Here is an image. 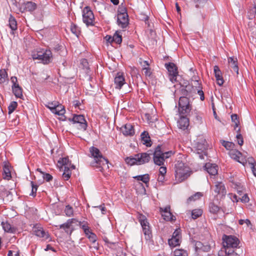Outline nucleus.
Instances as JSON below:
<instances>
[{
  "instance_id": "f257e3e1",
  "label": "nucleus",
  "mask_w": 256,
  "mask_h": 256,
  "mask_svg": "<svg viewBox=\"0 0 256 256\" xmlns=\"http://www.w3.org/2000/svg\"><path fill=\"white\" fill-rule=\"evenodd\" d=\"M90 152L92 156L94 158L90 165L92 166L98 168L99 171L102 172L104 170V166L108 164V159L102 156L100 150L94 146L90 148Z\"/></svg>"
},
{
  "instance_id": "f03ea898",
  "label": "nucleus",
  "mask_w": 256,
  "mask_h": 256,
  "mask_svg": "<svg viewBox=\"0 0 256 256\" xmlns=\"http://www.w3.org/2000/svg\"><path fill=\"white\" fill-rule=\"evenodd\" d=\"M175 178L177 182H181L186 180L190 174V168L182 161L175 164Z\"/></svg>"
},
{
  "instance_id": "7ed1b4c3",
  "label": "nucleus",
  "mask_w": 256,
  "mask_h": 256,
  "mask_svg": "<svg viewBox=\"0 0 256 256\" xmlns=\"http://www.w3.org/2000/svg\"><path fill=\"white\" fill-rule=\"evenodd\" d=\"M172 150L164 152L162 150L161 146H158L153 153V161L155 164L158 166H164L165 160L174 154Z\"/></svg>"
},
{
  "instance_id": "20e7f679",
  "label": "nucleus",
  "mask_w": 256,
  "mask_h": 256,
  "mask_svg": "<svg viewBox=\"0 0 256 256\" xmlns=\"http://www.w3.org/2000/svg\"><path fill=\"white\" fill-rule=\"evenodd\" d=\"M32 56L33 60H40L44 64H48L52 59V53L48 50L38 49L32 52Z\"/></svg>"
},
{
  "instance_id": "39448f33",
  "label": "nucleus",
  "mask_w": 256,
  "mask_h": 256,
  "mask_svg": "<svg viewBox=\"0 0 256 256\" xmlns=\"http://www.w3.org/2000/svg\"><path fill=\"white\" fill-rule=\"evenodd\" d=\"M194 148L199 158L204 159V156L206 155L208 149V144L206 139L202 136H199L196 142Z\"/></svg>"
},
{
  "instance_id": "423d86ee",
  "label": "nucleus",
  "mask_w": 256,
  "mask_h": 256,
  "mask_svg": "<svg viewBox=\"0 0 256 256\" xmlns=\"http://www.w3.org/2000/svg\"><path fill=\"white\" fill-rule=\"evenodd\" d=\"M68 120L75 124L79 130L84 131L86 130L87 122L83 115L74 114L72 118H69Z\"/></svg>"
},
{
  "instance_id": "0eeeda50",
  "label": "nucleus",
  "mask_w": 256,
  "mask_h": 256,
  "mask_svg": "<svg viewBox=\"0 0 256 256\" xmlns=\"http://www.w3.org/2000/svg\"><path fill=\"white\" fill-rule=\"evenodd\" d=\"M82 21L87 26H94V16L88 6L84 7L82 10Z\"/></svg>"
},
{
  "instance_id": "6e6552de",
  "label": "nucleus",
  "mask_w": 256,
  "mask_h": 256,
  "mask_svg": "<svg viewBox=\"0 0 256 256\" xmlns=\"http://www.w3.org/2000/svg\"><path fill=\"white\" fill-rule=\"evenodd\" d=\"M138 220L142 228V232L145 236V238L147 240L150 239L152 237V232L150 230L149 223L146 217L142 214H140Z\"/></svg>"
},
{
  "instance_id": "1a4fd4ad",
  "label": "nucleus",
  "mask_w": 256,
  "mask_h": 256,
  "mask_svg": "<svg viewBox=\"0 0 256 256\" xmlns=\"http://www.w3.org/2000/svg\"><path fill=\"white\" fill-rule=\"evenodd\" d=\"M222 239L224 246L229 250H233L238 246L240 241L236 236L224 235Z\"/></svg>"
},
{
  "instance_id": "9d476101",
  "label": "nucleus",
  "mask_w": 256,
  "mask_h": 256,
  "mask_svg": "<svg viewBox=\"0 0 256 256\" xmlns=\"http://www.w3.org/2000/svg\"><path fill=\"white\" fill-rule=\"evenodd\" d=\"M34 234L38 237L41 238L44 240H48L50 241V235L48 232L44 230L43 228L40 224H36L33 227L32 230Z\"/></svg>"
},
{
  "instance_id": "9b49d317",
  "label": "nucleus",
  "mask_w": 256,
  "mask_h": 256,
  "mask_svg": "<svg viewBox=\"0 0 256 256\" xmlns=\"http://www.w3.org/2000/svg\"><path fill=\"white\" fill-rule=\"evenodd\" d=\"M74 222L78 221L76 218L68 219L65 223L60 225V228L63 229L65 232L70 236L74 230V228L72 227V224Z\"/></svg>"
},
{
  "instance_id": "f8f14e48",
  "label": "nucleus",
  "mask_w": 256,
  "mask_h": 256,
  "mask_svg": "<svg viewBox=\"0 0 256 256\" xmlns=\"http://www.w3.org/2000/svg\"><path fill=\"white\" fill-rule=\"evenodd\" d=\"M230 155L232 158L242 164L244 166L246 164V160L242 157L240 152L232 150L230 152Z\"/></svg>"
},
{
  "instance_id": "ddd939ff",
  "label": "nucleus",
  "mask_w": 256,
  "mask_h": 256,
  "mask_svg": "<svg viewBox=\"0 0 256 256\" xmlns=\"http://www.w3.org/2000/svg\"><path fill=\"white\" fill-rule=\"evenodd\" d=\"M114 83L115 88L116 89H120L122 86L126 84L124 74L120 72L117 73L114 80Z\"/></svg>"
},
{
  "instance_id": "4468645a",
  "label": "nucleus",
  "mask_w": 256,
  "mask_h": 256,
  "mask_svg": "<svg viewBox=\"0 0 256 256\" xmlns=\"http://www.w3.org/2000/svg\"><path fill=\"white\" fill-rule=\"evenodd\" d=\"M182 96H186L189 98L193 96V92H195L194 86L192 85L182 86L180 90Z\"/></svg>"
},
{
  "instance_id": "2eb2a0df",
  "label": "nucleus",
  "mask_w": 256,
  "mask_h": 256,
  "mask_svg": "<svg viewBox=\"0 0 256 256\" xmlns=\"http://www.w3.org/2000/svg\"><path fill=\"white\" fill-rule=\"evenodd\" d=\"M214 191L222 196H225L226 194L225 186L222 182H215Z\"/></svg>"
},
{
  "instance_id": "dca6fc26",
  "label": "nucleus",
  "mask_w": 256,
  "mask_h": 256,
  "mask_svg": "<svg viewBox=\"0 0 256 256\" xmlns=\"http://www.w3.org/2000/svg\"><path fill=\"white\" fill-rule=\"evenodd\" d=\"M138 165L143 164L150 162L151 158L150 154L142 152L136 154Z\"/></svg>"
},
{
  "instance_id": "f3484780",
  "label": "nucleus",
  "mask_w": 256,
  "mask_h": 256,
  "mask_svg": "<svg viewBox=\"0 0 256 256\" xmlns=\"http://www.w3.org/2000/svg\"><path fill=\"white\" fill-rule=\"evenodd\" d=\"M117 22L119 26L122 28H126L129 24V19L128 14H124V16H118Z\"/></svg>"
},
{
  "instance_id": "a211bd4d",
  "label": "nucleus",
  "mask_w": 256,
  "mask_h": 256,
  "mask_svg": "<svg viewBox=\"0 0 256 256\" xmlns=\"http://www.w3.org/2000/svg\"><path fill=\"white\" fill-rule=\"evenodd\" d=\"M121 132L126 136H132L134 134L133 126L130 124H126L120 128Z\"/></svg>"
},
{
  "instance_id": "6ab92c4d",
  "label": "nucleus",
  "mask_w": 256,
  "mask_h": 256,
  "mask_svg": "<svg viewBox=\"0 0 256 256\" xmlns=\"http://www.w3.org/2000/svg\"><path fill=\"white\" fill-rule=\"evenodd\" d=\"M214 71L217 84L220 86H222L224 83V80L221 70L218 66H215L214 68Z\"/></svg>"
},
{
  "instance_id": "aec40b11",
  "label": "nucleus",
  "mask_w": 256,
  "mask_h": 256,
  "mask_svg": "<svg viewBox=\"0 0 256 256\" xmlns=\"http://www.w3.org/2000/svg\"><path fill=\"white\" fill-rule=\"evenodd\" d=\"M204 168L211 176H215L218 174V166L216 164L208 162L206 164Z\"/></svg>"
},
{
  "instance_id": "412c9836",
  "label": "nucleus",
  "mask_w": 256,
  "mask_h": 256,
  "mask_svg": "<svg viewBox=\"0 0 256 256\" xmlns=\"http://www.w3.org/2000/svg\"><path fill=\"white\" fill-rule=\"evenodd\" d=\"M36 8V4L32 2H28L24 3V5L20 8V10L23 12H33Z\"/></svg>"
},
{
  "instance_id": "4be33fe9",
  "label": "nucleus",
  "mask_w": 256,
  "mask_h": 256,
  "mask_svg": "<svg viewBox=\"0 0 256 256\" xmlns=\"http://www.w3.org/2000/svg\"><path fill=\"white\" fill-rule=\"evenodd\" d=\"M186 116L182 115L180 120L178 122V127L179 128L182 130L187 129L189 126V119Z\"/></svg>"
},
{
  "instance_id": "5701e85b",
  "label": "nucleus",
  "mask_w": 256,
  "mask_h": 256,
  "mask_svg": "<svg viewBox=\"0 0 256 256\" xmlns=\"http://www.w3.org/2000/svg\"><path fill=\"white\" fill-rule=\"evenodd\" d=\"M58 163L64 166V168H71V169H75V166L71 163L68 158H60L58 160Z\"/></svg>"
},
{
  "instance_id": "b1692460",
  "label": "nucleus",
  "mask_w": 256,
  "mask_h": 256,
  "mask_svg": "<svg viewBox=\"0 0 256 256\" xmlns=\"http://www.w3.org/2000/svg\"><path fill=\"white\" fill-rule=\"evenodd\" d=\"M142 141L144 144L146 146H150L152 145V141L148 132L144 131L140 135Z\"/></svg>"
},
{
  "instance_id": "393cba45",
  "label": "nucleus",
  "mask_w": 256,
  "mask_h": 256,
  "mask_svg": "<svg viewBox=\"0 0 256 256\" xmlns=\"http://www.w3.org/2000/svg\"><path fill=\"white\" fill-rule=\"evenodd\" d=\"M192 104L178 106V111L180 115L187 116L192 110Z\"/></svg>"
},
{
  "instance_id": "a878e982",
  "label": "nucleus",
  "mask_w": 256,
  "mask_h": 256,
  "mask_svg": "<svg viewBox=\"0 0 256 256\" xmlns=\"http://www.w3.org/2000/svg\"><path fill=\"white\" fill-rule=\"evenodd\" d=\"M165 67L168 71V74H178V68L174 63H166L165 64Z\"/></svg>"
},
{
  "instance_id": "bb28decb",
  "label": "nucleus",
  "mask_w": 256,
  "mask_h": 256,
  "mask_svg": "<svg viewBox=\"0 0 256 256\" xmlns=\"http://www.w3.org/2000/svg\"><path fill=\"white\" fill-rule=\"evenodd\" d=\"M228 62L230 66L237 74H238V66L237 58L235 57H230L228 58Z\"/></svg>"
},
{
  "instance_id": "cd10ccee",
  "label": "nucleus",
  "mask_w": 256,
  "mask_h": 256,
  "mask_svg": "<svg viewBox=\"0 0 256 256\" xmlns=\"http://www.w3.org/2000/svg\"><path fill=\"white\" fill-rule=\"evenodd\" d=\"M3 178L5 180H10L12 178L10 167L8 164H5L3 167Z\"/></svg>"
},
{
  "instance_id": "c85d7f7f",
  "label": "nucleus",
  "mask_w": 256,
  "mask_h": 256,
  "mask_svg": "<svg viewBox=\"0 0 256 256\" xmlns=\"http://www.w3.org/2000/svg\"><path fill=\"white\" fill-rule=\"evenodd\" d=\"M12 90L16 98H22L23 97L22 90L19 85H17V86H12Z\"/></svg>"
},
{
  "instance_id": "c756f323",
  "label": "nucleus",
  "mask_w": 256,
  "mask_h": 256,
  "mask_svg": "<svg viewBox=\"0 0 256 256\" xmlns=\"http://www.w3.org/2000/svg\"><path fill=\"white\" fill-rule=\"evenodd\" d=\"M137 157L136 154H134V156H130L128 157H126L125 158L124 160L125 162L129 166H134L135 164L138 165V163L137 162Z\"/></svg>"
},
{
  "instance_id": "7c9ffc66",
  "label": "nucleus",
  "mask_w": 256,
  "mask_h": 256,
  "mask_svg": "<svg viewBox=\"0 0 256 256\" xmlns=\"http://www.w3.org/2000/svg\"><path fill=\"white\" fill-rule=\"evenodd\" d=\"M2 226L5 232L10 233H14L16 232V228L14 227H12L9 223L7 222H2Z\"/></svg>"
},
{
  "instance_id": "2f4dec72",
  "label": "nucleus",
  "mask_w": 256,
  "mask_h": 256,
  "mask_svg": "<svg viewBox=\"0 0 256 256\" xmlns=\"http://www.w3.org/2000/svg\"><path fill=\"white\" fill-rule=\"evenodd\" d=\"M134 178L138 181H142L146 184L149 182L150 178L148 174L139 175L134 177Z\"/></svg>"
},
{
  "instance_id": "473e14b6",
  "label": "nucleus",
  "mask_w": 256,
  "mask_h": 256,
  "mask_svg": "<svg viewBox=\"0 0 256 256\" xmlns=\"http://www.w3.org/2000/svg\"><path fill=\"white\" fill-rule=\"evenodd\" d=\"M168 244L170 246L175 247L179 246L181 242V238H173L168 240Z\"/></svg>"
},
{
  "instance_id": "72a5a7b5",
  "label": "nucleus",
  "mask_w": 256,
  "mask_h": 256,
  "mask_svg": "<svg viewBox=\"0 0 256 256\" xmlns=\"http://www.w3.org/2000/svg\"><path fill=\"white\" fill-rule=\"evenodd\" d=\"M56 111L52 112L58 116H62L65 113V109L63 106L62 104H56L54 108Z\"/></svg>"
},
{
  "instance_id": "f704fd0d",
  "label": "nucleus",
  "mask_w": 256,
  "mask_h": 256,
  "mask_svg": "<svg viewBox=\"0 0 256 256\" xmlns=\"http://www.w3.org/2000/svg\"><path fill=\"white\" fill-rule=\"evenodd\" d=\"M256 15V6H254L250 7L248 12V18L250 20H252L254 18Z\"/></svg>"
},
{
  "instance_id": "c9c22d12",
  "label": "nucleus",
  "mask_w": 256,
  "mask_h": 256,
  "mask_svg": "<svg viewBox=\"0 0 256 256\" xmlns=\"http://www.w3.org/2000/svg\"><path fill=\"white\" fill-rule=\"evenodd\" d=\"M71 32L75 34L77 37L80 34V28L74 23H71L70 27Z\"/></svg>"
},
{
  "instance_id": "e433bc0d",
  "label": "nucleus",
  "mask_w": 256,
  "mask_h": 256,
  "mask_svg": "<svg viewBox=\"0 0 256 256\" xmlns=\"http://www.w3.org/2000/svg\"><path fill=\"white\" fill-rule=\"evenodd\" d=\"M9 26L12 30H15L17 29V22L16 18L12 15L10 16L9 18Z\"/></svg>"
},
{
  "instance_id": "4c0bfd02",
  "label": "nucleus",
  "mask_w": 256,
  "mask_h": 256,
  "mask_svg": "<svg viewBox=\"0 0 256 256\" xmlns=\"http://www.w3.org/2000/svg\"><path fill=\"white\" fill-rule=\"evenodd\" d=\"M202 196V193L200 192H197L191 196L187 199V203L189 204L192 201H195L200 199Z\"/></svg>"
},
{
  "instance_id": "58836bf2",
  "label": "nucleus",
  "mask_w": 256,
  "mask_h": 256,
  "mask_svg": "<svg viewBox=\"0 0 256 256\" xmlns=\"http://www.w3.org/2000/svg\"><path fill=\"white\" fill-rule=\"evenodd\" d=\"M191 104H190V99L188 97L186 96H180L178 102V106L186 105Z\"/></svg>"
},
{
  "instance_id": "ea45409f",
  "label": "nucleus",
  "mask_w": 256,
  "mask_h": 256,
  "mask_svg": "<svg viewBox=\"0 0 256 256\" xmlns=\"http://www.w3.org/2000/svg\"><path fill=\"white\" fill-rule=\"evenodd\" d=\"M162 216L166 221H173L176 220L175 217L172 214L170 211L166 212V213H162Z\"/></svg>"
},
{
  "instance_id": "a19ab883",
  "label": "nucleus",
  "mask_w": 256,
  "mask_h": 256,
  "mask_svg": "<svg viewBox=\"0 0 256 256\" xmlns=\"http://www.w3.org/2000/svg\"><path fill=\"white\" fill-rule=\"evenodd\" d=\"M72 169H71V168H64V172L62 174V178L64 180H68V179L70 178L72 175V172L71 170Z\"/></svg>"
},
{
  "instance_id": "79ce46f5",
  "label": "nucleus",
  "mask_w": 256,
  "mask_h": 256,
  "mask_svg": "<svg viewBox=\"0 0 256 256\" xmlns=\"http://www.w3.org/2000/svg\"><path fill=\"white\" fill-rule=\"evenodd\" d=\"M64 212L66 216L68 217H71L74 216V208L69 204L66 206L64 209Z\"/></svg>"
},
{
  "instance_id": "37998d69",
  "label": "nucleus",
  "mask_w": 256,
  "mask_h": 256,
  "mask_svg": "<svg viewBox=\"0 0 256 256\" xmlns=\"http://www.w3.org/2000/svg\"><path fill=\"white\" fill-rule=\"evenodd\" d=\"M210 211L211 213L214 214H217L220 210V208L214 204V202H210L209 204Z\"/></svg>"
},
{
  "instance_id": "c03bdc74",
  "label": "nucleus",
  "mask_w": 256,
  "mask_h": 256,
  "mask_svg": "<svg viewBox=\"0 0 256 256\" xmlns=\"http://www.w3.org/2000/svg\"><path fill=\"white\" fill-rule=\"evenodd\" d=\"M8 80V74L4 69L0 70V83H4Z\"/></svg>"
},
{
  "instance_id": "a18cd8bd",
  "label": "nucleus",
  "mask_w": 256,
  "mask_h": 256,
  "mask_svg": "<svg viewBox=\"0 0 256 256\" xmlns=\"http://www.w3.org/2000/svg\"><path fill=\"white\" fill-rule=\"evenodd\" d=\"M202 210L201 209H194L192 212V218L194 220L202 216Z\"/></svg>"
},
{
  "instance_id": "49530a36",
  "label": "nucleus",
  "mask_w": 256,
  "mask_h": 256,
  "mask_svg": "<svg viewBox=\"0 0 256 256\" xmlns=\"http://www.w3.org/2000/svg\"><path fill=\"white\" fill-rule=\"evenodd\" d=\"M112 38L114 40V42H115L116 44H120L122 43V37L118 31H116L114 34V36H112Z\"/></svg>"
},
{
  "instance_id": "de8ad7c7",
  "label": "nucleus",
  "mask_w": 256,
  "mask_h": 256,
  "mask_svg": "<svg viewBox=\"0 0 256 256\" xmlns=\"http://www.w3.org/2000/svg\"><path fill=\"white\" fill-rule=\"evenodd\" d=\"M174 256H188V252L183 249H176L174 252Z\"/></svg>"
},
{
  "instance_id": "09e8293b",
  "label": "nucleus",
  "mask_w": 256,
  "mask_h": 256,
  "mask_svg": "<svg viewBox=\"0 0 256 256\" xmlns=\"http://www.w3.org/2000/svg\"><path fill=\"white\" fill-rule=\"evenodd\" d=\"M231 118L232 122L234 123V129H236V128L238 127L240 124V121L238 116L236 114H232L231 116Z\"/></svg>"
},
{
  "instance_id": "8fccbe9b",
  "label": "nucleus",
  "mask_w": 256,
  "mask_h": 256,
  "mask_svg": "<svg viewBox=\"0 0 256 256\" xmlns=\"http://www.w3.org/2000/svg\"><path fill=\"white\" fill-rule=\"evenodd\" d=\"M142 70L144 71V75L146 77H150L152 72L151 69L149 66L145 67V65H142Z\"/></svg>"
},
{
  "instance_id": "3c124183",
  "label": "nucleus",
  "mask_w": 256,
  "mask_h": 256,
  "mask_svg": "<svg viewBox=\"0 0 256 256\" xmlns=\"http://www.w3.org/2000/svg\"><path fill=\"white\" fill-rule=\"evenodd\" d=\"M240 128H238L237 130V134L236 136V140L238 144L240 146H242L244 144L243 138L242 135L240 133Z\"/></svg>"
},
{
  "instance_id": "603ef678",
  "label": "nucleus",
  "mask_w": 256,
  "mask_h": 256,
  "mask_svg": "<svg viewBox=\"0 0 256 256\" xmlns=\"http://www.w3.org/2000/svg\"><path fill=\"white\" fill-rule=\"evenodd\" d=\"M18 104L16 102H12L8 106V113L10 114L16 108Z\"/></svg>"
},
{
  "instance_id": "864d4df0",
  "label": "nucleus",
  "mask_w": 256,
  "mask_h": 256,
  "mask_svg": "<svg viewBox=\"0 0 256 256\" xmlns=\"http://www.w3.org/2000/svg\"><path fill=\"white\" fill-rule=\"evenodd\" d=\"M231 250H229L228 248L224 246L220 251L218 252V256H227L228 253Z\"/></svg>"
},
{
  "instance_id": "5fc2aeb1",
  "label": "nucleus",
  "mask_w": 256,
  "mask_h": 256,
  "mask_svg": "<svg viewBox=\"0 0 256 256\" xmlns=\"http://www.w3.org/2000/svg\"><path fill=\"white\" fill-rule=\"evenodd\" d=\"M30 184L32 186V192L30 195L33 196H36L38 186L36 184H35L34 182L32 181H31Z\"/></svg>"
},
{
  "instance_id": "6e6d98bb",
  "label": "nucleus",
  "mask_w": 256,
  "mask_h": 256,
  "mask_svg": "<svg viewBox=\"0 0 256 256\" xmlns=\"http://www.w3.org/2000/svg\"><path fill=\"white\" fill-rule=\"evenodd\" d=\"M78 222V226L80 228H82L83 231H84L86 228H88L89 224L86 221H80Z\"/></svg>"
},
{
  "instance_id": "4d7b16f0",
  "label": "nucleus",
  "mask_w": 256,
  "mask_h": 256,
  "mask_svg": "<svg viewBox=\"0 0 256 256\" xmlns=\"http://www.w3.org/2000/svg\"><path fill=\"white\" fill-rule=\"evenodd\" d=\"M37 170L39 171L40 173L43 174L44 179L46 180L47 182H50L52 180V176L51 174L48 173H44L42 172L39 168H38Z\"/></svg>"
},
{
  "instance_id": "13d9d810",
  "label": "nucleus",
  "mask_w": 256,
  "mask_h": 256,
  "mask_svg": "<svg viewBox=\"0 0 256 256\" xmlns=\"http://www.w3.org/2000/svg\"><path fill=\"white\" fill-rule=\"evenodd\" d=\"M58 104L57 102H49L48 104H46V106L52 112H55V107Z\"/></svg>"
},
{
  "instance_id": "bf43d9fd",
  "label": "nucleus",
  "mask_w": 256,
  "mask_h": 256,
  "mask_svg": "<svg viewBox=\"0 0 256 256\" xmlns=\"http://www.w3.org/2000/svg\"><path fill=\"white\" fill-rule=\"evenodd\" d=\"M86 237L88 238L89 240L92 244H95L98 239L96 235L94 232L88 235Z\"/></svg>"
},
{
  "instance_id": "052dcab7",
  "label": "nucleus",
  "mask_w": 256,
  "mask_h": 256,
  "mask_svg": "<svg viewBox=\"0 0 256 256\" xmlns=\"http://www.w3.org/2000/svg\"><path fill=\"white\" fill-rule=\"evenodd\" d=\"M124 14H128L126 8L124 6L119 7L118 12V16H124Z\"/></svg>"
},
{
  "instance_id": "680f3d73",
  "label": "nucleus",
  "mask_w": 256,
  "mask_h": 256,
  "mask_svg": "<svg viewBox=\"0 0 256 256\" xmlns=\"http://www.w3.org/2000/svg\"><path fill=\"white\" fill-rule=\"evenodd\" d=\"M246 160V164H245V166H246L247 164H248L250 168H252V166H254L256 162H255V161L254 159L252 157L248 158L247 160L245 159Z\"/></svg>"
},
{
  "instance_id": "e2e57ef3",
  "label": "nucleus",
  "mask_w": 256,
  "mask_h": 256,
  "mask_svg": "<svg viewBox=\"0 0 256 256\" xmlns=\"http://www.w3.org/2000/svg\"><path fill=\"white\" fill-rule=\"evenodd\" d=\"M234 144L230 142L224 141L222 146H224L227 150H230L233 148Z\"/></svg>"
},
{
  "instance_id": "0e129e2a",
  "label": "nucleus",
  "mask_w": 256,
  "mask_h": 256,
  "mask_svg": "<svg viewBox=\"0 0 256 256\" xmlns=\"http://www.w3.org/2000/svg\"><path fill=\"white\" fill-rule=\"evenodd\" d=\"M172 237H173V238H182L180 229V228L176 229L173 232Z\"/></svg>"
},
{
  "instance_id": "69168bd1",
  "label": "nucleus",
  "mask_w": 256,
  "mask_h": 256,
  "mask_svg": "<svg viewBox=\"0 0 256 256\" xmlns=\"http://www.w3.org/2000/svg\"><path fill=\"white\" fill-rule=\"evenodd\" d=\"M198 78L196 76H193L192 78V80L194 82V86L198 87V88H200L201 83L199 82V80H198Z\"/></svg>"
},
{
  "instance_id": "338daca9",
  "label": "nucleus",
  "mask_w": 256,
  "mask_h": 256,
  "mask_svg": "<svg viewBox=\"0 0 256 256\" xmlns=\"http://www.w3.org/2000/svg\"><path fill=\"white\" fill-rule=\"evenodd\" d=\"M238 224L240 225H242L244 224H246L248 226H252L251 222L248 219L246 220H240L238 221Z\"/></svg>"
},
{
  "instance_id": "774afa93",
  "label": "nucleus",
  "mask_w": 256,
  "mask_h": 256,
  "mask_svg": "<svg viewBox=\"0 0 256 256\" xmlns=\"http://www.w3.org/2000/svg\"><path fill=\"white\" fill-rule=\"evenodd\" d=\"M240 200L242 202L247 203L249 202L250 198L246 194H245L241 198Z\"/></svg>"
}]
</instances>
